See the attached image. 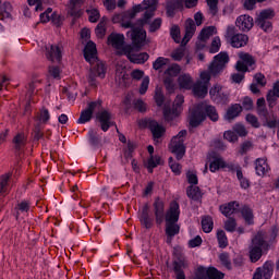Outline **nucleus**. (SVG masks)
I'll return each instance as SVG.
<instances>
[{
	"mask_svg": "<svg viewBox=\"0 0 279 279\" xmlns=\"http://www.w3.org/2000/svg\"><path fill=\"white\" fill-rule=\"evenodd\" d=\"M225 230L227 232H234L236 230V219L229 217L225 222Z\"/></svg>",
	"mask_w": 279,
	"mask_h": 279,
	"instance_id": "09e8293b",
	"label": "nucleus"
},
{
	"mask_svg": "<svg viewBox=\"0 0 279 279\" xmlns=\"http://www.w3.org/2000/svg\"><path fill=\"white\" fill-rule=\"evenodd\" d=\"M87 13L89 14V22L90 23H97L99 21V11L97 9L87 10Z\"/></svg>",
	"mask_w": 279,
	"mask_h": 279,
	"instance_id": "0e129e2a",
	"label": "nucleus"
},
{
	"mask_svg": "<svg viewBox=\"0 0 279 279\" xmlns=\"http://www.w3.org/2000/svg\"><path fill=\"white\" fill-rule=\"evenodd\" d=\"M156 10H158V0H144L141 4L133 7L131 11L124 12V20L135 19L138 12H145L144 16L137 20L135 24L138 25V27H144L145 25H149V21L154 19Z\"/></svg>",
	"mask_w": 279,
	"mask_h": 279,
	"instance_id": "7ed1b4c3",
	"label": "nucleus"
},
{
	"mask_svg": "<svg viewBox=\"0 0 279 279\" xmlns=\"http://www.w3.org/2000/svg\"><path fill=\"white\" fill-rule=\"evenodd\" d=\"M153 213L157 226H162V223L167 220V213H165V201H162L160 197L155 198L153 203Z\"/></svg>",
	"mask_w": 279,
	"mask_h": 279,
	"instance_id": "1a4fd4ad",
	"label": "nucleus"
},
{
	"mask_svg": "<svg viewBox=\"0 0 279 279\" xmlns=\"http://www.w3.org/2000/svg\"><path fill=\"white\" fill-rule=\"evenodd\" d=\"M197 26L195 25V21H193V19H187L185 21V35L182 40L183 45H186V43L193 38Z\"/></svg>",
	"mask_w": 279,
	"mask_h": 279,
	"instance_id": "aec40b11",
	"label": "nucleus"
},
{
	"mask_svg": "<svg viewBox=\"0 0 279 279\" xmlns=\"http://www.w3.org/2000/svg\"><path fill=\"white\" fill-rule=\"evenodd\" d=\"M219 169H226V161L221 157L215 158L209 165V170L211 173L219 171Z\"/></svg>",
	"mask_w": 279,
	"mask_h": 279,
	"instance_id": "473e14b6",
	"label": "nucleus"
},
{
	"mask_svg": "<svg viewBox=\"0 0 279 279\" xmlns=\"http://www.w3.org/2000/svg\"><path fill=\"white\" fill-rule=\"evenodd\" d=\"M274 276V262L268 260L262 267L256 268L252 279H271Z\"/></svg>",
	"mask_w": 279,
	"mask_h": 279,
	"instance_id": "4468645a",
	"label": "nucleus"
},
{
	"mask_svg": "<svg viewBox=\"0 0 279 279\" xmlns=\"http://www.w3.org/2000/svg\"><path fill=\"white\" fill-rule=\"evenodd\" d=\"M96 119L99 121L102 132H108L110 128L116 125L114 121H112V112L109 110L102 109L96 114Z\"/></svg>",
	"mask_w": 279,
	"mask_h": 279,
	"instance_id": "f8f14e48",
	"label": "nucleus"
},
{
	"mask_svg": "<svg viewBox=\"0 0 279 279\" xmlns=\"http://www.w3.org/2000/svg\"><path fill=\"white\" fill-rule=\"evenodd\" d=\"M169 167L175 175H180L182 172V166L173 160V157L169 158Z\"/></svg>",
	"mask_w": 279,
	"mask_h": 279,
	"instance_id": "864d4df0",
	"label": "nucleus"
},
{
	"mask_svg": "<svg viewBox=\"0 0 279 279\" xmlns=\"http://www.w3.org/2000/svg\"><path fill=\"white\" fill-rule=\"evenodd\" d=\"M274 19V12L271 10H264L259 13L257 21H269Z\"/></svg>",
	"mask_w": 279,
	"mask_h": 279,
	"instance_id": "bf43d9fd",
	"label": "nucleus"
},
{
	"mask_svg": "<svg viewBox=\"0 0 279 279\" xmlns=\"http://www.w3.org/2000/svg\"><path fill=\"white\" fill-rule=\"evenodd\" d=\"M167 64H169V59L165 58V57H159L153 63V69L155 71H160L161 69H165V66H167Z\"/></svg>",
	"mask_w": 279,
	"mask_h": 279,
	"instance_id": "e433bc0d",
	"label": "nucleus"
},
{
	"mask_svg": "<svg viewBox=\"0 0 279 279\" xmlns=\"http://www.w3.org/2000/svg\"><path fill=\"white\" fill-rule=\"evenodd\" d=\"M186 195L190 197V199H193L194 202H199L202 198V190H199V186L190 185L186 189Z\"/></svg>",
	"mask_w": 279,
	"mask_h": 279,
	"instance_id": "7c9ffc66",
	"label": "nucleus"
},
{
	"mask_svg": "<svg viewBox=\"0 0 279 279\" xmlns=\"http://www.w3.org/2000/svg\"><path fill=\"white\" fill-rule=\"evenodd\" d=\"M206 275L209 279H223L226 277L223 272L219 271L215 267L208 268Z\"/></svg>",
	"mask_w": 279,
	"mask_h": 279,
	"instance_id": "4c0bfd02",
	"label": "nucleus"
},
{
	"mask_svg": "<svg viewBox=\"0 0 279 279\" xmlns=\"http://www.w3.org/2000/svg\"><path fill=\"white\" fill-rule=\"evenodd\" d=\"M8 182H10V174L0 177V195L8 193Z\"/></svg>",
	"mask_w": 279,
	"mask_h": 279,
	"instance_id": "37998d69",
	"label": "nucleus"
},
{
	"mask_svg": "<svg viewBox=\"0 0 279 279\" xmlns=\"http://www.w3.org/2000/svg\"><path fill=\"white\" fill-rule=\"evenodd\" d=\"M90 119H93V112H90V110L85 109L81 112L77 123L80 124L88 123Z\"/></svg>",
	"mask_w": 279,
	"mask_h": 279,
	"instance_id": "a18cd8bd",
	"label": "nucleus"
},
{
	"mask_svg": "<svg viewBox=\"0 0 279 279\" xmlns=\"http://www.w3.org/2000/svg\"><path fill=\"white\" fill-rule=\"evenodd\" d=\"M218 4H219V0H207L209 14H211V16H217V12H219V9L217 7Z\"/></svg>",
	"mask_w": 279,
	"mask_h": 279,
	"instance_id": "3c124183",
	"label": "nucleus"
},
{
	"mask_svg": "<svg viewBox=\"0 0 279 279\" xmlns=\"http://www.w3.org/2000/svg\"><path fill=\"white\" fill-rule=\"evenodd\" d=\"M180 88H185V90H191L193 88V78L190 74H181L178 78Z\"/></svg>",
	"mask_w": 279,
	"mask_h": 279,
	"instance_id": "c756f323",
	"label": "nucleus"
},
{
	"mask_svg": "<svg viewBox=\"0 0 279 279\" xmlns=\"http://www.w3.org/2000/svg\"><path fill=\"white\" fill-rule=\"evenodd\" d=\"M243 112V107L239 104L232 105L226 114L227 121H233V119H236Z\"/></svg>",
	"mask_w": 279,
	"mask_h": 279,
	"instance_id": "c85d7f7f",
	"label": "nucleus"
},
{
	"mask_svg": "<svg viewBox=\"0 0 279 279\" xmlns=\"http://www.w3.org/2000/svg\"><path fill=\"white\" fill-rule=\"evenodd\" d=\"M217 241H218L219 247H221L222 250L226 248V246L228 245V236L226 235V231L223 230L217 231Z\"/></svg>",
	"mask_w": 279,
	"mask_h": 279,
	"instance_id": "58836bf2",
	"label": "nucleus"
},
{
	"mask_svg": "<svg viewBox=\"0 0 279 279\" xmlns=\"http://www.w3.org/2000/svg\"><path fill=\"white\" fill-rule=\"evenodd\" d=\"M219 49H221V39L219 37H215L211 41L209 53H217Z\"/></svg>",
	"mask_w": 279,
	"mask_h": 279,
	"instance_id": "6e6d98bb",
	"label": "nucleus"
},
{
	"mask_svg": "<svg viewBox=\"0 0 279 279\" xmlns=\"http://www.w3.org/2000/svg\"><path fill=\"white\" fill-rule=\"evenodd\" d=\"M84 58L90 64L88 74V84L97 88V77L104 80L106 77V63L97 58V46L93 41H88L84 49Z\"/></svg>",
	"mask_w": 279,
	"mask_h": 279,
	"instance_id": "f03ea898",
	"label": "nucleus"
},
{
	"mask_svg": "<svg viewBox=\"0 0 279 279\" xmlns=\"http://www.w3.org/2000/svg\"><path fill=\"white\" fill-rule=\"evenodd\" d=\"M235 25L241 32H250L254 27V19L250 15H240L235 21Z\"/></svg>",
	"mask_w": 279,
	"mask_h": 279,
	"instance_id": "a211bd4d",
	"label": "nucleus"
},
{
	"mask_svg": "<svg viewBox=\"0 0 279 279\" xmlns=\"http://www.w3.org/2000/svg\"><path fill=\"white\" fill-rule=\"evenodd\" d=\"M134 48L130 45L123 47L124 56H126L130 62L134 64H145L149 60V54L147 52L134 53Z\"/></svg>",
	"mask_w": 279,
	"mask_h": 279,
	"instance_id": "9b49d317",
	"label": "nucleus"
},
{
	"mask_svg": "<svg viewBox=\"0 0 279 279\" xmlns=\"http://www.w3.org/2000/svg\"><path fill=\"white\" fill-rule=\"evenodd\" d=\"M206 119V113L199 110H195L190 116L191 128H197Z\"/></svg>",
	"mask_w": 279,
	"mask_h": 279,
	"instance_id": "bb28decb",
	"label": "nucleus"
},
{
	"mask_svg": "<svg viewBox=\"0 0 279 279\" xmlns=\"http://www.w3.org/2000/svg\"><path fill=\"white\" fill-rule=\"evenodd\" d=\"M12 143L15 151H23V149H25V146L27 145V135L25 133H17L13 137Z\"/></svg>",
	"mask_w": 279,
	"mask_h": 279,
	"instance_id": "4be33fe9",
	"label": "nucleus"
},
{
	"mask_svg": "<svg viewBox=\"0 0 279 279\" xmlns=\"http://www.w3.org/2000/svg\"><path fill=\"white\" fill-rule=\"evenodd\" d=\"M210 98L217 100V97H221V87L219 85H215L209 90Z\"/></svg>",
	"mask_w": 279,
	"mask_h": 279,
	"instance_id": "680f3d73",
	"label": "nucleus"
},
{
	"mask_svg": "<svg viewBox=\"0 0 279 279\" xmlns=\"http://www.w3.org/2000/svg\"><path fill=\"white\" fill-rule=\"evenodd\" d=\"M87 110H89V112H92V114L95 110H101V100H96V101L89 102L87 106Z\"/></svg>",
	"mask_w": 279,
	"mask_h": 279,
	"instance_id": "338daca9",
	"label": "nucleus"
},
{
	"mask_svg": "<svg viewBox=\"0 0 279 279\" xmlns=\"http://www.w3.org/2000/svg\"><path fill=\"white\" fill-rule=\"evenodd\" d=\"M97 38H104L106 36V20H102L98 23L95 29Z\"/></svg>",
	"mask_w": 279,
	"mask_h": 279,
	"instance_id": "49530a36",
	"label": "nucleus"
},
{
	"mask_svg": "<svg viewBox=\"0 0 279 279\" xmlns=\"http://www.w3.org/2000/svg\"><path fill=\"white\" fill-rule=\"evenodd\" d=\"M38 121L41 123H48L49 119H51V114H49V110L47 108L40 109L39 113L37 114Z\"/></svg>",
	"mask_w": 279,
	"mask_h": 279,
	"instance_id": "de8ad7c7",
	"label": "nucleus"
},
{
	"mask_svg": "<svg viewBox=\"0 0 279 279\" xmlns=\"http://www.w3.org/2000/svg\"><path fill=\"white\" fill-rule=\"evenodd\" d=\"M219 260L223 267L227 269H232V263L230 262V255L228 253H222L219 255Z\"/></svg>",
	"mask_w": 279,
	"mask_h": 279,
	"instance_id": "8fccbe9b",
	"label": "nucleus"
},
{
	"mask_svg": "<svg viewBox=\"0 0 279 279\" xmlns=\"http://www.w3.org/2000/svg\"><path fill=\"white\" fill-rule=\"evenodd\" d=\"M268 250L269 242L265 240L263 232H257L251 240V244L248 246L251 263H258V259L263 258V252H267Z\"/></svg>",
	"mask_w": 279,
	"mask_h": 279,
	"instance_id": "39448f33",
	"label": "nucleus"
},
{
	"mask_svg": "<svg viewBox=\"0 0 279 279\" xmlns=\"http://www.w3.org/2000/svg\"><path fill=\"white\" fill-rule=\"evenodd\" d=\"M161 158L160 156H150L148 158V163H147V169L149 171V173H154V169H156V167H158V165H162L161 162Z\"/></svg>",
	"mask_w": 279,
	"mask_h": 279,
	"instance_id": "f704fd0d",
	"label": "nucleus"
},
{
	"mask_svg": "<svg viewBox=\"0 0 279 279\" xmlns=\"http://www.w3.org/2000/svg\"><path fill=\"white\" fill-rule=\"evenodd\" d=\"M233 131L235 132V134H239L240 136H247V130L242 124H235L233 126Z\"/></svg>",
	"mask_w": 279,
	"mask_h": 279,
	"instance_id": "774afa93",
	"label": "nucleus"
},
{
	"mask_svg": "<svg viewBox=\"0 0 279 279\" xmlns=\"http://www.w3.org/2000/svg\"><path fill=\"white\" fill-rule=\"evenodd\" d=\"M122 27L124 29H130L132 28L131 32L128 33V36L132 39L133 46L136 47V49H141V47L145 46V40L147 38V32L143 29V26H136L132 24V22H125L122 23Z\"/></svg>",
	"mask_w": 279,
	"mask_h": 279,
	"instance_id": "423d86ee",
	"label": "nucleus"
},
{
	"mask_svg": "<svg viewBox=\"0 0 279 279\" xmlns=\"http://www.w3.org/2000/svg\"><path fill=\"white\" fill-rule=\"evenodd\" d=\"M213 34H215V26H208L201 31L199 38L201 40H208Z\"/></svg>",
	"mask_w": 279,
	"mask_h": 279,
	"instance_id": "c03bdc74",
	"label": "nucleus"
},
{
	"mask_svg": "<svg viewBox=\"0 0 279 279\" xmlns=\"http://www.w3.org/2000/svg\"><path fill=\"white\" fill-rule=\"evenodd\" d=\"M186 130H182L171 140L170 150L171 154H174L177 160H182L186 154V146H184V138H186Z\"/></svg>",
	"mask_w": 279,
	"mask_h": 279,
	"instance_id": "0eeeda50",
	"label": "nucleus"
},
{
	"mask_svg": "<svg viewBox=\"0 0 279 279\" xmlns=\"http://www.w3.org/2000/svg\"><path fill=\"white\" fill-rule=\"evenodd\" d=\"M180 71H182V68L178 63H173L166 70V75H169L170 77H178L180 75Z\"/></svg>",
	"mask_w": 279,
	"mask_h": 279,
	"instance_id": "a19ab883",
	"label": "nucleus"
},
{
	"mask_svg": "<svg viewBox=\"0 0 279 279\" xmlns=\"http://www.w3.org/2000/svg\"><path fill=\"white\" fill-rule=\"evenodd\" d=\"M238 56L241 61L236 62L235 69L240 73H247L250 71L247 66H254L256 64V59L247 52H239Z\"/></svg>",
	"mask_w": 279,
	"mask_h": 279,
	"instance_id": "9d476101",
	"label": "nucleus"
},
{
	"mask_svg": "<svg viewBox=\"0 0 279 279\" xmlns=\"http://www.w3.org/2000/svg\"><path fill=\"white\" fill-rule=\"evenodd\" d=\"M177 221H180V204L172 201L166 211V234L169 239L180 234V226L175 223Z\"/></svg>",
	"mask_w": 279,
	"mask_h": 279,
	"instance_id": "20e7f679",
	"label": "nucleus"
},
{
	"mask_svg": "<svg viewBox=\"0 0 279 279\" xmlns=\"http://www.w3.org/2000/svg\"><path fill=\"white\" fill-rule=\"evenodd\" d=\"M274 276V262L268 260L262 267L256 268L252 279H271Z\"/></svg>",
	"mask_w": 279,
	"mask_h": 279,
	"instance_id": "ddd939ff",
	"label": "nucleus"
},
{
	"mask_svg": "<svg viewBox=\"0 0 279 279\" xmlns=\"http://www.w3.org/2000/svg\"><path fill=\"white\" fill-rule=\"evenodd\" d=\"M155 101L157 106H162L165 104V95H162V89L157 88L155 92Z\"/></svg>",
	"mask_w": 279,
	"mask_h": 279,
	"instance_id": "e2e57ef3",
	"label": "nucleus"
},
{
	"mask_svg": "<svg viewBox=\"0 0 279 279\" xmlns=\"http://www.w3.org/2000/svg\"><path fill=\"white\" fill-rule=\"evenodd\" d=\"M241 107L243 110H252L254 108V100L250 97H244Z\"/></svg>",
	"mask_w": 279,
	"mask_h": 279,
	"instance_id": "69168bd1",
	"label": "nucleus"
},
{
	"mask_svg": "<svg viewBox=\"0 0 279 279\" xmlns=\"http://www.w3.org/2000/svg\"><path fill=\"white\" fill-rule=\"evenodd\" d=\"M116 80L120 84V86H126L128 81L130 80V74H128L125 69H117Z\"/></svg>",
	"mask_w": 279,
	"mask_h": 279,
	"instance_id": "2f4dec72",
	"label": "nucleus"
},
{
	"mask_svg": "<svg viewBox=\"0 0 279 279\" xmlns=\"http://www.w3.org/2000/svg\"><path fill=\"white\" fill-rule=\"evenodd\" d=\"M125 43V36L117 33H112L108 37V45H111L113 49H123V45Z\"/></svg>",
	"mask_w": 279,
	"mask_h": 279,
	"instance_id": "412c9836",
	"label": "nucleus"
},
{
	"mask_svg": "<svg viewBox=\"0 0 279 279\" xmlns=\"http://www.w3.org/2000/svg\"><path fill=\"white\" fill-rule=\"evenodd\" d=\"M240 213L247 226H254V210L250 206H242Z\"/></svg>",
	"mask_w": 279,
	"mask_h": 279,
	"instance_id": "a878e982",
	"label": "nucleus"
},
{
	"mask_svg": "<svg viewBox=\"0 0 279 279\" xmlns=\"http://www.w3.org/2000/svg\"><path fill=\"white\" fill-rule=\"evenodd\" d=\"M255 23L258 27H260V29H264V32L271 31V22H269V20H256Z\"/></svg>",
	"mask_w": 279,
	"mask_h": 279,
	"instance_id": "4d7b16f0",
	"label": "nucleus"
},
{
	"mask_svg": "<svg viewBox=\"0 0 279 279\" xmlns=\"http://www.w3.org/2000/svg\"><path fill=\"white\" fill-rule=\"evenodd\" d=\"M170 36L174 39V43H180V26L173 25L170 29Z\"/></svg>",
	"mask_w": 279,
	"mask_h": 279,
	"instance_id": "052dcab7",
	"label": "nucleus"
},
{
	"mask_svg": "<svg viewBox=\"0 0 279 279\" xmlns=\"http://www.w3.org/2000/svg\"><path fill=\"white\" fill-rule=\"evenodd\" d=\"M140 221L143 228H146V230L154 228V218L149 216V204L147 203L142 206Z\"/></svg>",
	"mask_w": 279,
	"mask_h": 279,
	"instance_id": "2eb2a0df",
	"label": "nucleus"
},
{
	"mask_svg": "<svg viewBox=\"0 0 279 279\" xmlns=\"http://www.w3.org/2000/svg\"><path fill=\"white\" fill-rule=\"evenodd\" d=\"M88 136L89 143L90 145H93V147H97L99 143H101V140H99V136H97V132H95L94 130H89Z\"/></svg>",
	"mask_w": 279,
	"mask_h": 279,
	"instance_id": "5fc2aeb1",
	"label": "nucleus"
},
{
	"mask_svg": "<svg viewBox=\"0 0 279 279\" xmlns=\"http://www.w3.org/2000/svg\"><path fill=\"white\" fill-rule=\"evenodd\" d=\"M46 58L50 62H60L62 60V47L60 45H48L46 47Z\"/></svg>",
	"mask_w": 279,
	"mask_h": 279,
	"instance_id": "dca6fc26",
	"label": "nucleus"
},
{
	"mask_svg": "<svg viewBox=\"0 0 279 279\" xmlns=\"http://www.w3.org/2000/svg\"><path fill=\"white\" fill-rule=\"evenodd\" d=\"M203 108L208 119H210V121H219V113L217 112V109L214 106L205 105Z\"/></svg>",
	"mask_w": 279,
	"mask_h": 279,
	"instance_id": "72a5a7b5",
	"label": "nucleus"
},
{
	"mask_svg": "<svg viewBox=\"0 0 279 279\" xmlns=\"http://www.w3.org/2000/svg\"><path fill=\"white\" fill-rule=\"evenodd\" d=\"M230 62V57L227 52H220L215 56L213 62L210 63L208 71L201 73V80L196 81L192 85V93L194 97L198 99H204L208 95V87L210 86V75L217 77L221 71L226 69V64Z\"/></svg>",
	"mask_w": 279,
	"mask_h": 279,
	"instance_id": "f257e3e1",
	"label": "nucleus"
},
{
	"mask_svg": "<svg viewBox=\"0 0 279 279\" xmlns=\"http://www.w3.org/2000/svg\"><path fill=\"white\" fill-rule=\"evenodd\" d=\"M0 19H10V13L12 12V4L10 2H4L1 7Z\"/></svg>",
	"mask_w": 279,
	"mask_h": 279,
	"instance_id": "ea45409f",
	"label": "nucleus"
},
{
	"mask_svg": "<svg viewBox=\"0 0 279 279\" xmlns=\"http://www.w3.org/2000/svg\"><path fill=\"white\" fill-rule=\"evenodd\" d=\"M180 112L175 111L174 108L172 110L169 107H165L163 109V117L167 121H173L175 117H179Z\"/></svg>",
	"mask_w": 279,
	"mask_h": 279,
	"instance_id": "79ce46f5",
	"label": "nucleus"
},
{
	"mask_svg": "<svg viewBox=\"0 0 279 279\" xmlns=\"http://www.w3.org/2000/svg\"><path fill=\"white\" fill-rule=\"evenodd\" d=\"M184 104V96L178 95L173 102L175 112H182V105Z\"/></svg>",
	"mask_w": 279,
	"mask_h": 279,
	"instance_id": "13d9d810",
	"label": "nucleus"
},
{
	"mask_svg": "<svg viewBox=\"0 0 279 279\" xmlns=\"http://www.w3.org/2000/svg\"><path fill=\"white\" fill-rule=\"evenodd\" d=\"M213 217L210 216H206L202 219V228H203V232H213Z\"/></svg>",
	"mask_w": 279,
	"mask_h": 279,
	"instance_id": "c9c22d12",
	"label": "nucleus"
},
{
	"mask_svg": "<svg viewBox=\"0 0 279 279\" xmlns=\"http://www.w3.org/2000/svg\"><path fill=\"white\" fill-rule=\"evenodd\" d=\"M269 163H267V158H257L255 160V171L258 175H267L269 173Z\"/></svg>",
	"mask_w": 279,
	"mask_h": 279,
	"instance_id": "393cba45",
	"label": "nucleus"
},
{
	"mask_svg": "<svg viewBox=\"0 0 279 279\" xmlns=\"http://www.w3.org/2000/svg\"><path fill=\"white\" fill-rule=\"evenodd\" d=\"M147 128L150 130L153 134V138H162L165 136V133L167 132V129L165 126L160 125L156 120H149L147 122Z\"/></svg>",
	"mask_w": 279,
	"mask_h": 279,
	"instance_id": "6ab92c4d",
	"label": "nucleus"
},
{
	"mask_svg": "<svg viewBox=\"0 0 279 279\" xmlns=\"http://www.w3.org/2000/svg\"><path fill=\"white\" fill-rule=\"evenodd\" d=\"M178 10H184V0H167L166 1V13L167 16L173 19Z\"/></svg>",
	"mask_w": 279,
	"mask_h": 279,
	"instance_id": "f3484780",
	"label": "nucleus"
},
{
	"mask_svg": "<svg viewBox=\"0 0 279 279\" xmlns=\"http://www.w3.org/2000/svg\"><path fill=\"white\" fill-rule=\"evenodd\" d=\"M257 112L259 117H262L268 128H276V119L269 120V111H267V107H257Z\"/></svg>",
	"mask_w": 279,
	"mask_h": 279,
	"instance_id": "cd10ccee",
	"label": "nucleus"
},
{
	"mask_svg": "<svg viewBox=\"0 0 279 279\" xmlns=\"http://www.w3.org/2000/svg\"><path fill=\"white\" fill-rule=\"evenodd\" d=\"M186 267H189V264L183 259L173 262V271L177 279H186V275H184V269H186Z\"/></svg>",
	"mask_w": 279,
	"mask_h": 279,
	"instance_id": "b1692460",
	"label": "nucleus"
},
{
	"mask_svg": "<svg viewBox=\"0 0 279 279\" xmlns=\"http://www.w3.org/2000/svg\"><path fill=\"white\" fill-rule=\"evenodd\" d=\"M219 210L225 217H231V215H234V213L239 210V202L233 201L228 204L220 205Z\"/></svg>",
	"mask_w": 279,
	"mask_h": 279,
	"instance_id": "5701e85b",
	"label": "nucleus"
},
{
	"mask_svg": "<svg viewBox=\"0 0 279 279\" xmlns=\"http://www.w3.org/2000/svg\"><path fill=\"white\" fill-rule=\"evenodd\" d=\"M226 38H230V45L234 49H241L250 43V37L245 34L238 33L234 26H228L226 32Z\"/></svg>",
	"mask_w": 279,
	"mask_h": 279,
	"instance_id": "6e6552de",
	"label": "nucleus"
},
{
	"mask_svg": "<svg viewBox=\"0 0 279 279\" xmlns=\"http://www.w3.org/2000/svg\"><path fill=\"white\" fill-rule=\"evenodd\" d=\"M161 26L162 19L157 17L149 24L148 32H150V34H154V32H158V29H160Z\"/></svg>",
	"mask_w": 279,
	"mask_h": 279,
	"instance_id": "603ef678",
	"label": "nucleus"
}]
</instances>
